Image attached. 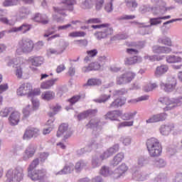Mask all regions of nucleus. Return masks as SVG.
Segmentation results:
<instances>
[{"instance_id": "obj_1", "label": "nucleus", "mask_w": 182, "mask_h": 182, "mask_svg": "<svg viewBox=\"0 0 182 182\" xmlns=\"http://www.w3.org/2000/svg\"><path fill=\"white\" fill-rule=\"evenodd\" d=\"M146 144L151 157H159V156H161L163 149L159 139L154 137L150 138L147 139Z\"/></svg>"}, {"instance_id": "obj_2", "label": "nucleus", "mask_w": 182, "mask_h": 182, "mask_svg": "<svg viewBox=\"0 0 182 182\" xmlns=\"http://www.w3.org/2000/svg\"><path fill=\"white\" fill-rule=\"evenodd\" d=\"M92 28L93 29H101L95 33V36L98 41L105 39V38H107L109 36L113 34V28L110 27V24L109 23L92 25Z\"/></svg>"}, {"instance_id": "obj_3", "label": "nucleus", "mask_w": 182, "mask_h": 182, "mask_svg": "<svg viewBox=\"0 0 182 182\" xmlns=\"http://www.w3.org/2000/svg\"><path fill=\"white\" fill-rule=\"evenodd\" d=\"M76 4L75 0H61L60 6L53 7L54 11L63 16H67L66 11L72 12L74 9L73 6Z\"/></svg>"}, {"instance_id": "obj_4", "label": "nucleus", "mask_w": 182, "mask_h": 182, "mask_svg": "<svg viewBox=\"0 0 182 182\" xmlns=\"http://www.w3.org/2000/svg\"><path fill=\"white\" fill-rule=\"evenodd\" d=\"M33 50V41L29 38H23L18 42L16 53L22 55V53H29Z\"/></svg>"}, {"instance_id": "obj_5", "label": "nucleus", "mask_w": 182, "mask_h": 182, "mask_svg": "<svg viewBox=\"0 0 182 182\" xmlns=\"http://www.w3.org/2000/svg\"><path fill=\"white\" fill-rule=\"evenodd\" d=\"M6 176L7 180H11L13 182H21L23 180V168L17 166L14 169L9 170Z\"/></svg>"}, {"instance_id": "obj_6", "label": "nucleus", "mask_w": 182, "mask_h": 182, "mask_svg": "<svg viewBox=\"0 0 182 182\" xmlns=\"http://www.w3.org/2000/svg\"><path fill=\"white\" fill-rule=\"evenodd\" d=\"M159 102L162 105H166V107L164 108V112L171 110L181 103V100L180 99L170 98L168 97H161L159 99Z\"/></svg>"}, {"instance_id": "obj_7", "label": "nucleus", "mask_w": 182, "mask_h": 182, "mask_svg": "<svg viewBox=\"0 0 182 182\" xmlns=\"http://www.w3.org/2000/svg\"><path fill=\"white\" fill-rule=\"evenodd\" d=\"M161 89L166 92V93H171L176 90V87L177 86V79L174 77H169L167 79V82H161Z\"/></svg>"}, {"instance_id": "obj_8", "label": "nucleus", "mask_w": 182, "mask_h": 182, "mask_svg": "<svg viewBox=\"0 0 182 182\" xmlns=\"http://www.w3.org/2000/svg\"><path fill=\"white\" fill-rule=\"evenodd\" d=\"M134 77H136V74L132 71H128L117 77V85H127V83H130Z\"/></svg>"}, {"instance_id": "obj_9", "label": "nucleus", "mask_w": 182, "mask_h": 182, "mask_svg": "<svg viewBox=\"0 0 182 182\" xmlns=\"http://www.w3.org/2000/svg\"><path fill=\"white\" fill-rule=\"evenodd\" d=\"M28 177H29L33 181H38V180H42L46 176V170L41 169L36 170L33 169L28 170Z\"/></svg>"}, {"instance_id": "obj_10", "label": "nucleus", "mask_w": 182, "mask_h": 182, "mask_svg": "<svg viewBox=\"0 0 182 182\" xmlns=\"http://www.w3.org/2000/svg\"><path fill=\"white\" fill-rule=\"evenodd\" d=\"M151 12L154 14V15H164L166 14V8H163L161 10H158L157 7H150V6H141L139 7V12L141 14H146V12Z\"/></svg>"}, {"instance_id": "obj_11", "label": "nucleus", "mask_w": 182, "mask_h": 182, "mask_svg": "<svg viewBox=\"0 0 182 182\" xmlns=\"http://www.w3.org/2000/svg\"><path fill=\"white\" fill-rule=\"evenodd\" d=\"M41 134V131L38 128L28 127L26 129L23 136V140H31L33 137H38Z\"/></svg>"}, {"instance_id": "obj_12", "label": "nucleus", "mask_w": 182, "mask_h": 182, "mask_svg": "<svg viewBox=\"0 0 182 182\" xmlns=\"http://www.w3.org/2000/svg\"><path fill=\"white\" fill-rule=\"evenodd\" d=\"M119 149H120V146L119 145V144H114L112 146L107 149L103 152L102 154L100 156L101 160H106V159L112 157V155L119 151Z\"/></svg>"}, {"instance_id": "obj_13", "label": "nucleus", "mask_w": 182, "mask_h": 182, "mask_svg": "<svg viewBox=\"0 0 182 182\" xmlns=\"http://www.w3.org/2000/svg\"><path fill=\"white\" fill-rule=\"evenodd\" d=\"M32 92V85L29 82L21 84L17 89L16 93L18 96H29V93Z\"/></svg>"}, {"instance_id": "obj_14", "label": "nucleus", "mask_w": 182, "mask_h": 182, "mask_svg": "<svg viewBox=\"0 0 182 182\" xmlns=\"http://www.w3.org/2000/svg\"><path fill=\"white\" fill-rule=\"evenodd\" d=\"M64 135V140H66L72 136V132L69 130V126L68 124H62L58 127V131L57 132V137H60V136Z\"/></svg>"}, {"instance_id": "obj_15", "label": "nucleus", "mask_w": 182, "mask_h": 182, "mask_svg": "<svg viewBox=\"0 0 182 182\" xmlns=\"http://www.w3.org/2000/svg\"><path fill=\"white\" fill-rule=\"evenodd\" d=\"M167 119L166 113H159L151 115L148 119L146 120L147 124L151 123H159V122H164Z\"/></svg>"}, {"instance_id": "obj_16", "label": "nucleus", "mask_w": 182, "mask_h": 182, "mask_svg": "<svg viewBox=\"0 0 182 182\" xmlns=\"http://www.w3.org/2000/svg\"><path fill=\"white\" fill-rule=\"evenodd\" d=\"M35 153H36V146L35 144H28L23 154V160H24V161H28L29 159H32V157L35 156Z\"/></svg>"}, {"instance_id": "obj_17", "label": "nucleus", "mask_w": 182, "mask_h": 182, "mask_svg": "<svg viewBox=\"0 0 182 182\" xmlns=\"http://www.w3.org/2000/svg\"><path fill=\"white\" fill-rule=\"evenodd\" d=\"M32 29V25L24 23L19 27H13L10 30H9V33L23 32V33H26V32H29V30Z\"/></svg>"}, {"instance_id": "obj_18", "label": "nucleus", "mask_w": 182, "mask_h": 182, "mask_svg": "<svg viewBox=\"0 0 182 182\" xmlns=\"http://www.w3.org/2000/svg\"><path fill=\"white\" fill-rule=\"evenodd\" d=\"M99 147V143L97 141L92 140L90 144L80 150L77 151L78 154H85V153H90L92 150L97 149Z\"/></svg>"}, {"instance_id": "obj_19", "label": "nucleus", "mask_w": 182, "mask_h": 182, "mask_svg": "<svg viewBox=\"0 0 182 182\" xmlns=\"http://www.w3.org/2000/svg\"><path fill=\"white\" fill-rule=\"evenodd\" d=\"M100 124H102V123L100 122V120L98 119H92L87 124H86V127L87 129H93V134H95L96 136V137H97V135L96 134V131H95V129H96L97 130H100Z\"/></svg>"}, {"instance_id": "obj_20", "label": "nucleus", "mask_w": 182, "mask_h": 182, "mask_svg": "<svg viewBox=\"0 0 182 182\" xmlns=\"http://www.w3.org/2000/svg\"><path fill=\"white\" fill-rule=\"evenodd\" d=\"M34 22H38V23H42L43 25H46L49 23V18L46 14H42L41 13H36L32 18Z\"/></svg>"}, {"instance_id": "obj_21", "label": "nucleus", "mask_w": 182, "mask_h": 182, "mask_svg": "<svg viewBox=\"0 0 182 182\" xmlns=\"http://www.w3.org/2000/svg\"><path fill=\"white\" fill-rule=\"evenodd\" d=\"M127 170H129V167H127L125 164H122L114 171V177H115V178L122 177V176H123V174H124Z\"/></svg>"}, {"instance_id": "obj_22", "label": "nucleus", "mask_w": 182, "mask_h": 182, "mask_svg": "<svg viewBox=\"0 0 182 182\" xmlns=\"http://www.w3.org/2000/svg\"><path fill=\"white\" fill-rule=\"evenodd\" d=\"M136 25H139V33L141 35H149V33H151V32H153V30L151 29V26L146 25L144 23L136 22Z\"/></svg>"}, {"instance_id": "obj_23", "label": "nucleus", "mask_w": 182, "mask_h": 182, "mask_svg": "<svg viewBox=\"0 0 182 182\" xmlns=\"http://www.w3.org/2000/svg\"><path fill=\"white\" fill-rule=\"evenodd\" d=\"M31 14V9L26 6H21L18 9V17L19 19H26Z\"/></svg>"}, {"instance_id": "obj_24", "label": "nucleus", "mask_w": 182, "mask_h": 182, "mask_svg": "<svg viewBox=\"0 0 182 182\" xmlns=\"http://www.w3.org/2000/svg\"><path fill=\"white\" fill-rule=\"evenodd\" d=\"M174 129V124H167L161 125L159 130L162 136H168L172 130Z\"/></svg>"}, {"instance_id": "obj_25", "label": "nucleus", "mask_w": 182, "mask_h": 182, "mask_svg": "<svg viewBox=\"0 0 182 182\" xmlns=\"http://www.w3.org/2000/svg\"><path fill=\"white\" fill-rule=\"evenodd\" d=\"M122 116V112L119 110L109 111L105 115V119H109L112 121L119 122V117Z\"/></svg>"}, {"instance_id": "obj_26", "label": "nucleus", "mask_w": 182, "mask_h": 182, "mask_svg": "<svg viewBox=\"0 0 182 182\" xmlns=\"http://www.w3.org/2000/svg\"><path fill=\"white\" fill-rule=\"evenodd\" d=\"M19 119H21V113L18 111L12 112L9 117L10 124L11 126H16L19 123Z\"/></svg>"}, {"instance_id": "obj_27", "label": "nucleus", "mask_w": 182, "mask_h": 182, "mask_svg": "<svg viewBox=\"0 0 182 182\" xmlns=\"http://www.w3.org/2000/svg\"><path fill=\"white\" fill-rule=\"evenodd\" d=\"M73 170H75V165L72 163H70L68 164H66L61 171H59L55 174L56 176H62L63 174H70V173H72Z\"/></svg>"}, {"instance_id": "obj_28", "label": "nucleus", "mask_w": 182, "mask_h": 182, "mask_svg": "<svg viewBox=\"0 0 182 182\" xmlns=\"http://www.w3.org/2000/svg\"><path fill=\"white\" fill-rule=\"evenodd\" d=\"M28 60L33 66L38 68L41 65H43L44 59L42 56H31L29 58Z\"/></svg>"}, {"instance_id": "obj_29", "label": "nucleus", "mask_w": 182, "mask_h": 182, "mask_svg": "<svg viewBox=\"0 0 182 182\" xmlns=\"http://www.w3.org/2000/svg\"><path fill=\"white\" fill-rule=\"evenodd\" d=\"M152 50L154 53H170L171 48L169 47L154 46L152 47Z\"/></svg>"}, {"instance_id": "obj_30", "label": "nucleus", "mask_w": 182, "mask_h": 182, "mask_svg": "<svg viewBox=\"0 0 182 182\" xmlns=\"http://www.w3.org/2000/svg\"><path fill=\"white\" fill-rule=\"evenodd\" d=\"M123 159H124V154L123 153H119L117 155H115L113 158V160L110 163V166L112 167H116V166H119L120 163L123 161Z\"/></svg>"}, {"instance_id": "obj_31", "label": "nucleus", "mask_w": 182, "mask_h": 182, "mask_svg": "<svg viewBox=\"0 0 182 182\" xmlns=\"http://www.w3.org/2000/svg\"><path fill=\"white\" fill-rule=\"evenodd\" d=\"M124 62L125 65H136V63H141L143 58L140 56L129 57L125 58Z\"/></svg>"}, {"instance_id": "obj_32", "label": "nucleus", "mask_w": 182, "mask_h": 182, "mask_svg": "<svg viewBox=\"0 0 182 182\" xmlns=\"http://www.w3.org/2000/svg\"><path fill=\"white\" fill-rule=\"evenodd\" d=\"M126 103V98L125 97H122V98H117L115 100H114L108 107L109 109H112V108H115L117 109V107H120L122 106H123V105H125Z\"/></svg>"}, {"instance_id": "obj_33", "label": "nucleus", "mask_w": 182, "mask_h": 182, "mask_svg": "<svg viewBox=\"0 0 182 182\" xmlns=\"http://www.w3.org/2000/svg\"><path fill=\"white\" fill-rule=\"evenodd\" d=\"M132 177L134 180L136 181H144L147 180V175L144 174V172L140 171H136L133 173Z\"/></svg>"}, {"instance_id": "obj_34", "label": "nucleus", "mask_w": 182, "mask_h": 182, "mask_svg": "<svg viewBox=\"0 0 182 182\" xmlns=\"http://www.w3.org/2000/svg\"><path fill=\"white\" fill-rule=\"evenodd\" d=\"M151 2L156 5L155 6H153L152 8H156L158 11H161L163 8H165L166 12H167V6L166 3L163 1V0H151Z\"/></svg>"}, {"instance_id": "obj_35", "label": "nucleus", "mask_w": 182, "mask_h": 182, "mask_svg": "<svg viewBox=\"0 0 182 182\" xmlns=\"http://www.w3.org/2000/svg\"><path fill=\"white\" fill-rule=\"evenodd\" d=\"M58 80H59V78H54L43 82L41 85V89H50Z\"/></svg>"}, {"instance_id": "obj_36", "label": "nucleus", "mask_w": 182, "mask_h": 182, "mask_svg": "<svg viewBox=\"0 0 182 182\" xmlns=\"http://www.w3.org/2000/svg\"><path fill=\"white\" fill-rule=\"evenodd\" d=\"M167 70H168V66L166 65H161V66H158L156 68L155 75L159 77L166 73Z\"/></svg>"}, {"instance_id": "obj_37", "label": "nucleus", "mask_w": 182, "mask_h": 182, "mask_svg": "<svg viewBox=\"0 0 182 182\" xmlns=\"http://www.w3.org/2000/svg\"><path fill=\"white\" fill-rule=\"evenodd\" d=\"M100 174H101V176H103L104 177H109V176H112V174H114V172L110 170V168H109V166H104L101 168L100 171Z\"/></svg>"}, {"instance_id": "obj_38", "label": "nucleus", "mask_w": 182, "mask_h": 182, "mask_svg": "<svg viewBox=\"0 0 182 182\" xmlns=\"http://www.w3.org/2000/svg\"><path fill=\"white\" fill-rule=\"evenodd\" d=\"M153 166L156 168H164L167 166V162L163 159L158 158L154 161Z\"/></svg>"}, {"instance_id": "obj_39", "label": "nucleus", "mask_w": 182, "mask_h": 182, "mask_svg": "<svg viewBox=\"0 0 182 182\" xmlns=\"http://www.w3.org/2000/svg\"><path fill=\"white\" fill-rule=\"evenodd\" d=\"M102 85V80L100 78H90L87 80L85 86H100Z\"/></svg>"}, {"instance_id": "obj_40", "label": "nucleus", "mask_w": 182, "mask_h": 182, "mask_svg": "<svg viewBox=\"0 0 182 182\" xmlns=\"http://www.w3.org/2000/svg\"><path fill=\"white\" fill-rule=\"evenodd\" d=\"M41 98L43 100H46L47 102L53 100V99H55V92H53V91L43 92L41 95Z\"/></svg>"}, {"instance_id": "obj_41", "label": "nucleus", "mask_w": 182, "mask_h": 182, "mask_svg": "<svg viewBox=\"0 0 182 182\" xmlns=\"http://www.w3.org/2000/svg\"><path fill=\"white\" fill-rule=\"evenodd\" d=\"M95 5V0H85L82 1L80 8L82 9H92Z\"/></svg>"}, {"instance_id": "obj_42", "label": "nucleus", "mask_w": 182, "mask_h": 182, "mask_svg": "<svg viewBox=\"0 0 182 182\" xmlns=\"http://www.w3.org/2000/svg\"><path fill=\"white\" fill-rule=\"evenodd\" d=\"M167 63H179L181 62V58L179 56L171 55L166 57Z\"/></svg>"}, {"instance_id": "obj_43", "label": "nucleus", "mask_w": 182, "mask_h": 182, "mask_svg": "<svg viewBox=\"0 0 182 182\" xmlns=\"http://www.w3.org/2000/svg\"><path fill=\"white\" fill-rule=\"evenodd\" d=\"M86 166H87V161L80 160V161L75 164V166L74 168H75V171L77 172H79V171H82V170H83V168H85Z\"/></svg>"}, {"instance_id": "obj_44", "label": "nucleus", "mask_w": 182, "mask_h": 182, "mask_svg": "<svg viewBox=\"0 0 182 182\" xmlns=\"http://www.w3.org/2000/svg\"><path fill=\"white\" fill-rule=\"evenodd\" d=\"M91 166L92 168H97V167H100L102 166V161L99 159V156L95 155L92 157V161H91Z\"/></svg>"}, {"instance_id": "obj_45", "label": "nucleus", "mask_w": 182, "mask_h": 182, "mask_svg": "<svg viewBox=\"0 0 182 182\" xmlns=\"http://www.w3.org/2000/svg\"><path fill=\"white\" fill-rule=\"evenodd\" d=\"M69 46V43L66 41H61L59 43V46L57 47V50H58V53L60 55H62L65 50H66V48Z\"/></svg>"}, {"instance_id": "obj_46", "label": "nucleus", "mask_w": 182, "mask_h": 182, "mask_svg": "<svg viewBox=\"0 0 182 182\" xmlns=\"http://www.w3.org/2000/svg\"><path fill=\"white\" fill-rule=\"evenodd\" d=\"M110 97H112L111 95H107L103 94L98 99L94 100V102H95L96 103H106V102H107V100H109Z\"/></svg>"}, {"instance_id": "obj_47", "label": "nucleus", "mask_w": 182, "mask_h": 182, "mask_svg": "<svg viewBox=\"0 0 182 182\" xmlns=\"http://www.w3.org/2000/svg\"><path fill=\"white\" fill-rule=\"evenodd\" d=\"M19 3V0H4L3 1V6L8 8L9 6H16Z\"/></svg>"}, {"instance_id": "obj_48", "label": "nucleus", "mask_w": 182, "mask_h": 182, "mask_svg": "<svg viewBox=\"0 0 182 182\" xmlns=\"http://www.w3.org/2000/svg\"><path fill=\"white\" fill-rule=\"evenodd\" d=\"M70 38H85L86 33L84 31H73L68 34Z\"/></svg>"}, {"instance_id": "obj_49", "label": "nucleus", "mask_w": 182, "mask_h": 182, "mask_svg": "<svg viewBox=\"0 0 182 182\" xmlns=\"http://www.w3.org/2000/svg\"><path fill=\"white\" fill-rule=\"evenodd\" d=\"M137 114V112L134 111L133 112H126L122 116V120H132L134 119V116Z\"/></svg>"}, {"instance_id": "obj_50", "label": "nucleus", "mask_w": 182, "mask_h": 182, "mask_svg": "<svg viewBox=\"0 0 182 182\" xmlns=\"http://www.w3.org/2000/svg\"><path fill=\"white\" fill-rule=\"evenodd\" d=\"M80 95H74L71 99L68 100V102L70 103V107H66V110H70L72 106L80 100Z\"/></svg>"}, {"instance_id": "obj_51", "label": "nucleus", "mask_w": 182, "mask_h": 182, "mask_svg": "<svg viewBox=\"0 0 182 182\" xmlns=\"http://www.w3.org/2000/svg\"><path fill=\"white\" fill-rule=\"evenodd\" d=\"M149 158L146 156H139L138 159V165L140 167H144V166H147L149 164Z\"/></svg>"}, {"instance_id": "obj_52", "label": "nucleus", "mask_w": 182, "mask_h": 182, "mask_svg": "<svg viewBox=\"0 0 182 182\" xmlns=\"http://www.w3.org/2000/svg\"><path fill=\"white\" fill-rule=\"evenodd\" d=\"M133 19H136V16L123 14L122 16L117 17V21H132Z\"/></svg>"}, {"instance_id": "obj_53", "label": "nucleus", "mask_w": 182, "mask_h": 182, "mask_svg": "<svg viewBox=\"0 0 182 182\" xmlns=\"http://www.w3.org/2000/svg\"><path fill=\"white\" fill-rule=\"evenodd\" d=\"M13 110L14 108L12 107L4 108L1 110L0 116H1V117H7L8 114H9V113H12Z\"/></svg>"}, {"instance_id": "obj_54", "label": "nucleus", "mask_w": 182, "mask_h": 182, "mask_svg": "<svg viewBox=\"0 0 182 182\" xmlns=\"http://www.w3.org/2000/svg\"><path fill=\"white\" fill-rule=\"evenodd\" d=\"M159 43L162 45H166L167 46H171V39L168 37H164L159 39Z\"/></svg>"}, {"instance_id": "obj_55", "label": "nucleus", "mask_w": 182, "mask_h": 182, "mask_svg": "<svg viewBox=\"0 0 182 182\" xmlns=\"http://www.w3.org/2000/svg\"><path fill=\"white\" fill-rule=\"evenodd\" d=\"M51 109L53 112H48V116L50 117H53V116H55V114H56V113H58V112H59L60 109H62V107L57 105L55 106H53Z\"/></svg>"}, {"instance_id": "obj_56", "label": "nucleus", "mask_w": 182, "mask_h": 182, "mask_svg": "<svg viewBox=\"0 0 182 182\" xmlns=\"http://www.w3.org/2000/svg\"><path fill=\"white\" fill-rule=\"evenodd\" d=\"M133 123H134L133 121H129V122L125 121V122H121L118 124L117 129H123V127H130L133 126Z\"/></svg>"}, {"instance_id": "obj_57", "label": "nucleus", "mask_w": 182, "mask_h": 182, "mask_svg": "<svg viewBox=\"0 0 182 182\" xmlns=\"http://www.w3.org/2000/svg\"><path fill=\"white\" fill-rule=\"evenodd\" d=\"M120 141L124 146H130L132 144V137L130 136H122L120 138Z\"/></svg>"}, {"instance_id": "obj_58", "label": "nucleus", "mask_w": 182, "mask_h": 182, "mask_svg": "<svg viewBox=\"0 0 182 182\" xmlns=\"http://www.w3.org/2000/svg\"><path fill=\"white\" fill-rule=\"evenodd\" d=\"M114 0H110L109 3H107L105 6V11L107 12V14H110V12H113V1Z\"/></svg>"}, {"instance_id": "obj_59", "label": "nucleus", "mask_w": 182, "mask_h": 182, "mask_svg": "<svg viewBox=\"0 0 182 182\" xmlns=\"http://www.w3.org/2000/svg\"><path fill=\"white\" fill-rule=\"evenodd\" d=\"M158 85L156 83L148 84L146 85L144 89L145 92H151V90H154V89L157 88Z\"/></svg>"}, {"instance_id": "obj_60", "label": "nucleus", "mask_w": 182, "mask_h": 182, "mask_svg": "<svg viewBox=\"0 0 182 182\" xmlns=\"http://www.w3.org/2000/svg\"><path fill=\"white\" fill-rule=\"evenodd\" d=\"M127 90L125 88H122L120 90H114L113 92L114 96H123L124 95H127Z\"/></svg>"}, {"instance_id": "obj_61", "label": "nucleus", "mask_w": 182, "mask_h": 182, "mask_svg": "<svg viewBox=\"0 0 182 182\" xmlns=\"http://www.w3.org/2000/svg\"><path fill=\"white\" fill-rule=\"evenodd\" d=\"M103 4H105V0H95L96 11H101L103 8Z\"/></svg>"}, {"instance_id": "obj_62", "label": "nucleus", "mask_w": 182, "mask_h": 182, "mask_svg": "<svg viewBox=\"0 0 182 182\" xmlns=\"http://www.w3.org/2000/svg\"><path fill=\"white\" fill-rule=\"evenodd\" d=\"M87 117H93L97 114V109H90L85 111Z\"/></svg>"}, {"instance_id": "obj_63", "label": "nucleus", "mask_w": 182, "mask_h": 182, "mask_svg": "<svg viewBox=\"0 0 182 182\" xmlns=\"http://www.w3.org/2000/svg\"><path fill=\"white\" fill-rule=\"evenodd\" d=\"M149 22L151 26L159 25V23H161V17L150 18Z\"/></svg>"}, {"instance_id": "obj_64", "label": "nucleus", "mask_w": 182, "mask_h": 182, "mask_svg": "<svg viewBox=\"0 0 182 182\" xmlns=\"http://www.w3.org/2000/svg\"><path fill=\"white\" fill-rule=\"evenodd\" d=\"M41 95V90L40 89H35L33 92L31 91L28 95V99L35 97V96H39Z\"/></svg>"}]
</instances>
